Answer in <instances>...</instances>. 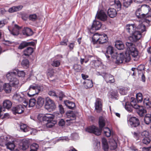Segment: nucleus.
Segmentation results:
<instances>
[{"label":"nucleus","mask_w":151,"mask_h":151,"mask_svg":"<svg viewBox=\"0 0 151 151\" xmlns=\"http://www.w3.org/2000/svg\"><path fill=\"white\" fill-rule=\"evenodd\" d=\"M42 88L41 86L38 84H33L30 85L27 94L29 97L34 96L37 94L41 91Z\"/></svg>","instance_id":"obj_8"},{"label":"nucleus","mask_w":151,"mask_h":151,"mask_svg":"<svg viewBox=\"0 0 151 151\" xmlns=\"http://www.w3.org/2000/svg\"><path fill=\"white\" fill-rule=\"evenodd\" d=\"M54 115L52 114H46L43 117V120L47 122L46 125L47 127L51 128L56 124V122L53 120Z\"/></svg>","instance_id":"obj_7"},{"label":"nucleus","mask_w":151,"mask_h":151,"mask_svg":"<svg viewBox=\"0 0 151 151\" xmlns=\"http://www.w3.org/2000/svg\"><path fill=\"white\" fill-rule=\"evenodd\" d=\"M3 88L5 91L6 93H9L11 92V87L10 84L5 83L3 86Z\"/></svg>","instance_id":"obj_36"},{"label":"nucleus","mask_w":151,"mask_h":151,"mask_svg":"<svg viewBox=\"0 0 151 151\" xmlns=\"http://www.w3.org/2000/svg\"><path fill=\"white\" fill-rule=\"evenodd\" d=\"M141 139L149 137V133L148 131L145 130L141 133Z\"/></svg>","instance_id":"obj_49"},{"label":"nucleus","mask_w":151,"mask_h":151,"mask_svg":"<svg viewBox=\"0 0 151 151\" xmlns=\"http://www.w3.org/2000/svg\"><path fill=\"white\" fill-rule=\"evenodd\" d=\"M44 103V99L41 97H38L37 100V104L39 107H42Z\"/></svg>","instance_id":"obj_38"},{"label":"nucleus","mask_w":151,"mask_h":151,"mask_svg":"<svg viewBox=\"0 0 151 151\" xmlns=\"http://www.w3.org/2000/svg\"><path fill=\"white\" fill-rule=\"evenodd\" d=\"M65 124V122L63 119H61L59 122V126H63Z\"/></svg>","instance_id":"obj_64"},{"label":"nucleus","mask_w":151,"mask_h":151,"mask_svg":"<svg viewBox=\"0 0 151 151\" xmlns=\"http://www.w3.org/2000/svg\"><path fill=\"white\" fill-rule=\"evenodd\" d=\"M39 147L38 145L36 143H33L30 146V151H37Z\"/></svg>","instance_id":"obj_44"},{"label":"nucleus","mask_w":151,"mask_h":151,"mask_svg":"<svg viewBox=\"0 0 151 151\" xmlns=\"http://www.w3.org/2000/svg\"><path fill=\"white\" fill-rule=\"evenodd\" d=\"M143 102L144 104L147 106V108L150 107L151 105V103L149 101V98H145Z\"/></svg>","instance_id":"obj_48"},{"label":"nucleus","mask_w":151,"mask_h":151,"mask_svg":"<svg viewBox=\"0 0 151 151\" xmlns=\"http://www.w3.org/2000/svg\"><path fill=\"white\" fill-rule=\"evenodd\" d=\"M136 97L138 102H141L143 99L142 96V93H138L136 94Z\"/></svg>","instance_id":"obj_47"},{"label":"nucleus","mask_w":151,"mask_h":151,"mask_svg":"<svg viewBox=\"0 0 151 151\" xmlns=\"http://www.w3.org/2000/svg\"><path fill=\"white\" fill-rule=\"evenodd\" d=\"M104 151H108L109 148L108 144L102 145Z\"/></svg>","instance_id":"obj_59"},{"label":"nucleus","mask_w":151,"mask_h":151,"mask_svg":"<svg viewBox=\"0 0 151 151\" xmlns=\"http://www.w3.org/2000/svg\"><path fill=\"white\" fill-rule=\"evenodd\" d=\"M48 95L56 97H58V96L57 95L56 93L55 92V91H50L48 92Z\"/></svg>","instance_id":"obj_54"},{"label":"nucleus","mask_w":151,"mask_h":151,"mask_svg":"<svg viewBox=\"0 0 151 151\" xmlns=\"http://www.w3.org/2000/svg\"><path fill=\"white\" fill-rule=\"evenodd\" d=\"M84 83L86 84L85 86L87 88H91L93 86V82L91 80H85Z\"/></svg>","instance_id":"obj_35"},{"label":"nucleus","mask_w":151,"mask_h":151,"mask_svg":"<svg viewBox=\"0 0 151 151\" xmlns=\"http://www.w3.org/2000/svg\"><path fill=\"white\" fill-rule=\"evenodd\" d=\"M11 139H12V137L9 135H7L5 137H1L0 139V145L1 146L6 145V144L8 141H10V140Z\"/></svg>","instance_id":"obj_17"},{"label":"nucleus","mask_w":151,"mask_h":151,"mask_svg":"<svg viewBox=\"0 0 151 151\" xmlns=\"http://www.w3.org/2000/svg\"><path fill=\"white\" fill-rule=\"evenodd\" d=\"M116 62L117 64L121 63L124 62H128L131 60V57L129 54L126 53L125 54L123 53H120L118 54H117L116 57Z\"/></svg>","instance_id":"obj_6"},{"label":"nucleus","mask_w":151,"mask_h":151,"mask_svg":"<svg viewBox=\"0 0 151 151\" xmlns=\"http://www.w3.org/2000/svg\"><path fill=\"white\" fill-rule=\"evenodd\" d=\"M20 29V27H19L18 25L15 24L12 30L11 31L10 29H9L11 34L14 35H17L19 34V30Z\"/></svg>","instance_id":"obj_24"},{"label":"nucleus","mask_w":151,"mask_h":151,"mask_svg":"<svg viewBox=\"0 0 151 151\" xmlns=\"http://www.w3.org/2000/svg\"><path fill=\"white\" fill-rule=\"evenodd\" d=\"M22 66L25 68H27L29 65V62L27 59L23 60L21 63Z\"/></svg>","instance_id":"obj_41"},{"label":"nucleus","mask_w":151,"mask_h":151,"mask_svg":"<svg viewBox=\"0 0 151 151\" xmlns=\"http://www.w3.org/2000/svg\"><path fill=\"white\" fill-rule=\"evenodd\" d=\"M23 33L24 35L27 36H30L33 34L32 30L30 28L26 27L24 28L23 30Z\"/></svg>","instance_id":"obj_29"},{"label":"nucleus","mask_w":151,"mask_h":151,"mask_svg":"<svg viewBox=\"0 0 151 151\" xmlns=\"http://www.w3.org/2000/svg\"><path fill=\"white\" fill-rule=\"evenodd\" d=\"M130 104L135 109H138L139 107V106L137 104L136 100L134 98L132 97L131 98V101Z\"/></svg>","instance_id":"obj_34"},{"label":"nucleus","mask_w":151,"mask_h":151,"mask_svg":"<svg viewBox=\"0 0 151 151\" xmlns=\"http://www.w3.org/2000/svg\"><path fill=\"white\" fill-rule=\"evenodd\" d=\"M114 2L115 6L118 9L120 10L121 7V5L119 0H115Z\"/></svg>","instance_id":"obj_51"},{"label":"nucleus","mask_w":151,"mask_h":151,"mask_svg":"<svg viewBox=\"0 0 151 151\" xmlns=\"http://www.w3.org/2000/svg\"><path fill=\"white\" fill-rule=\"evenodd\" d=\"M115 46L119 50H123L124 48V46L123 42L120 41H117L116 42Z\"/></svg>","instance_id":"obj_31"},{"label":"nucleus","mask_w":151,"mask_h":151,"mask_svg":"<svg viewBox=\"0 0 151 151\" xmlns=\"http://www.w3.org/2000/svg\"><path fill=\"white\" fill-rule=\"evenodd\" d=\"M144 121L146 124H149L151 122V114H146L144 118Z\"/></svg>","instance_id":"obj_37"},{"label":"nucleus","mask_w":151,"mask_h":151,"mask_svg":"<svg viewBox=\"0 0 151 151\" xmlns=\"http://www.w3.org/2000/svg\"><path fill=\"white\" fill-rule=\"evenodd\" d=\"M136 109H138L137 111V113L140 116H142L143 114L145 113L146 111L144 109L142 106H139V107Z\"/></svg>","instance_id":"obj_33"},{"label":"nucleus","mask_w":151,"mask_h":151,"mask_svg":"<svg viewBox=\"0 0 151 151\" xmlns=\"http://www.w3.org/2000/svg\"><path fill=\"white\" fill-rule=\"evenodd\" d=\"M45 109L49 111H53L56 107L55 103L53 100L49 97L45 99Z\"/></svg>","instance_id":"obj_9"},{"label":"nucleus","mask_w":151,"mask_h":151,"mask_svg":"<svg viewBox=\"0 0 151 151\" xmlns=\"http://www.w3.org/2000/svg\"><path fill=\"white\" fill-rule=\"evenodd\" d=\"M68 42V40L65 39L63 41L61 42L60 44L61 45H67V42Z\"/></svg>","instance_id":"obj_60"},{"label":"nucleus","mask_w":151,"mask_h":151,"mask_svg":"<svg viewBox=\"0 0 151 151\" xmlns=\"http://www.w3.org/2000/svg\"><path fill=\"white\" fill-rule=\"evenodd\" d=\"M108 15L111 18L115 17L117 15V12L115 9L113 8H109L107 12Z\"/></svg>","instance_id":"obj_26"},{"label":"nucleus","mask_w":151,"mask_h":151,"mask_svg":"<svg viewBox=\"0 0 151 151\" xmlns=\"http://www.w3.org/2000/svg\"><path fill=\"white\" fill-rule=\"evenodd\" d=\"M106 119L105 118L102 117H99V125L100 129H102L104 128L106 123Z\"/></svg>","instance_id":"obj_25"},{"label":"nucleus","mask_w":151,"mask_h":151,"mask_svg":"<svg viewBox=\"0 0 151 151\" xmlns=\"http://www.w3.org/2000/svg\"><path fill=\"white\" fill-rule=\"evenodd\" d=\"M37 18V16L35 14H32L30 15L29 16V19L30 20L32 21L35 20Z\"/></svg>","instance_id":"obj_57"},{"label":"nucleus","mask_w":151,"mask_h":151,"mask_svg":"<svg viewBox=\"0 0 151 151\" xmlns=\"http://www.w3.org/2000/svg\"><path fill=\"white\" fill-rule=\"evenodd\" d=\"M137 70L139 75H144L143 72L144 71V67L142 65H140L138 67Z\"/></svg>","instance_id":"obj_42"},{"label":"nucleus","mask_w":151,"mask_h":151,"mask_svg":"<svg viewBox=\"0 0 151 151\" xmlns=\"http://www.w3.org/2000/svg\"><path fill=\"white\" fill-rule=\"evenodd\" d=\"M109 148L111 150H115L117 147V143L115 140L113 139L110 140L109 142Z\"/></svg>","instance_id":"obj_19"},{"label":"nucleus","mask_w":151,"mask_h":151,"mask_svg":"<svg viewBox=\"0 0 151 151\" xmlns=\"http://www.w3.org/2000/svg\"><path fill=\"white\" fill-rule=\"evenodd\" d=\"M60 64V61L58 60H54L52 63V65L54 67H57L59 66Z\"/></svg>","instance_id":"obj_52"},{"label":"nucleus","mask_w":151,"mask_h":151,"mask_svg":"<svg viewBox=\"0 0 151 151\" xmlns=\"http://www.w3.org/2000/svg\"><path fill=\"white\" fill-rule=\"evenodd\" d=\"M101 24L100 22L94 21L93 22L91 29L99 30L101 27Z\"/></svg>","instance_id":"obj_23"},{"label":"nucleus","mask_w":151,"mask_h":151,"mask_svg":"<svg viewBox=\"0 0 151 151\" xmlns=\"http://www.w3.org/2000/svg\"><path fill=\"white\" fill-rule=\"evenodd\" d=\"M13 99L17 101L18 102H21L22 101H24L23 96H21L19 94L16 93L14 94L13 96Z\"/></svg>","instance_id":"obj_20"},{"label":"nucleus","mask_w":151,"mask_h":151,"mask_svg":"<svg viewBox=\"0 0 151 151\" xmlns=\"http://www.w3.org/2000/svg\"><path fill=\"white\" fill-rule=\"evenodd\" d=\"M29 142L28 140L24 139L22 140V143L20 145V148L23 150H25L27 149L29 146Z\"/></svg>","instance_id":"obj_21"},{"label":"nucleus","mask_w":151,"mask_h":151,"mask_svg":"<svg viewBox=\"0 0 151 151\" xmlns=\"http://www.w3.org/2000/svg\"><path fill=\"white\" fill-rule=\"evenodd\" d=\"M20 129L24 132H26L29 131V127L27 125L24 124H22L20 125Z\"/></svg>","instance_id":"obj_43"},{"label":"nucleus","mask_w":151,"mask_h":151,"mask_svg":"<svg viewBox=\"0 0 151 151\" xmlns=\"http://www.w3.org/2000/svg\"><path fill=\"white\" fill-rule=\"evenodd\" d=\"M16 72L8 73L6 75L7 78L10 82V84L12 86L18 88L20 86L19 80L15 77Z\"/></svg>","instance_id":"obj_5"},{"label":"nucleus","mask_w":151,"mask_h":151,"mask_svg":"<svg viewBox=\"0 0 151 151\" xmlns=\"http://www.w3.org/2000/svg\"><path fill=\"white\" fill-rule=\"evenodd\" d=\"M14 143V139H13V137H12V139L10 140V141H8L7 142L6 144L5 145L6 146L7 148L11 150H13L15 147Z\"/></svg>","instance_id":"obj_18"},{"label":"nucleus","mask_w":151,"mask_h":151,"mask_svg":"<svg viewBox=\"0 0 151 151\" xmlns=\"http://www.w3.org/2000/svg\"><path fill=\"white\" fill-rule=\"evenodd\" d=\"M95 109L98 112H100L102 110V103L101 99H97L95 104Z\"/></svg>","instance_id":"obj_15"},{"label":"nucleus","mask_w":151,"mask_h":151,"mask_svg":"<svg viewBox=\"0 0 151 151\" xmlns=\"http://www.w3.org/2000/svg\"><path fill=\"white\" fill-rule=\"evenodd\" d=\"M119 92L122 95H124L126 94V92L124 89L121 88L119 90Z\"/></svg>","instance_id":"obj_63"},{"label":"nucleus","mask_w":151,"mask_h":151,"mask_svg":"<svg viewBox=\"0 0 151 151\" xmlns=\"http://www.w3.org/2000/svg\"><path fill=\"white\" fill-rule=\"evenodd\" d=\"M140 8L138 9L135 13L137 17L139 18H142L145 17V14H143Z\"/></svg>","instance_id":"obj_32"},{"label":"nucleus","mask_w":151,"mask_h":151,"mask_svg":"<svg viewBox=\"0 0 151 151\" xmlns=\"http://www.w3.org/2000/svg\"><path fill=\"white\" fill-rule=\"evenodd\" d=\"M35 43L33 42H22L19 46L18 48L19 49H22L28 46H34Z\"/></svg>","instance_id":"obj_22"},{"label":"nucleus","mask_w":151,"mask_h":151,"mask_svg":"<svg viewBox=\"0 0 151 151\" xmlns=\"http://www.w3.org/2000/svg\"><path fill=\"white\" fill-rule=\"evenodd\" d=\"M96 17L98 19L103 21L106 20L107 18V16L106 13L104 10H101L97 12Z\"/></svg>","instance_id":"obj_11"},{"label":"nucleus","mask_w":151,"mask_h":151,"mask_svg":"<svg viewBox=\"0 0 151 151\" xmlns=\"http://www.w3.org/2000/svg\"><path fill=\"white\" fill-rule=\"evenodd\" d=\"M36 103V100L34 99H32L29 100V107H32L35 106Z\"/></svg>","instance_id":"obj_46"},{"label":"nucleus","mask_w":151,"mask_h":151,"mask_svg":"<svg viewBox=\"0 0 151 151\" xmlns=\"http://www.w3.org/2000/svg\"><path fill=\"white\" fill-rule=\"evenodd\" d=\"M125 109L128 111L131 112L132 111V108L133 107L130 104L129 102L126 103L125 105Z\"/></svg>","instance_id":"obj_40"},{"label":"nucleus","mask_w":151,"mask_h":151,"mask_svg":"<svg viewBox=\"0 0 151 151\" xmlns=\"http://www.w3.org/2000/svg\"><path fill=\"white\" fill-rule=\"evenodd\" d=\"M117 52L114 51V48L112 47L109 46L108 47L105 53L106 56L107 58H109L110 57L109 55H111L112 58H115Z\"/></svg>","instance_id":"obj_10"},{"label":"nucleus","mask_w":151,"mask_h":151,"mask_svg":"<svg viewBox=\"0 0 151 151\" xmlns=\"http://www.w3.org/2000/svg\"><path fill=\"white\" fill-rule=\"evenodd\" d=\"M12 104L11 101L9 100H6L3 103V106L4 108L9 109L12 106Z\"/></svg>","instance_id":"obj_28"},{"label":"nucleus","mask_w":151,"mask_h":151,"mask_svg":"<svg viewBox=\"0 0 151 151\" xmlns=\"http://www.w3.org/2000/svg\"><path fill=\"white\" fill-rule=\"evenodd\" d=\"M132 2L131 0H124L123 3L124 6L127 8L130 6Z\"/></svg>","instance_id":"obj_50"},{"label":"nucleus","mask_w":151,"mask_h":151,"mask_svg":"<svg viewBox=\"0 0 151 151\" xmlns=\"http://www.w3.org/2000/svg\"><path fill=\"white\" fill-rule=\"evenodd\" d=\"M17 74L19 77H24L25 75V73L23 71L17 70Z\"/></svg>","instance_id":"obj_55"},{"label":"nucleus","mask_w":151,"mask_h":151,"mask_svg":"<svg viewBox=\"0 0 151 151\" xmlns=\"http://www.w3.org/2000/svg\"><path fill=\"white\" fill-rule=\"evenodd\" d=\"M12 110L15 114H20L24 112V108L22 105H19L16 107H13Z\"/></svg>","instance_id":"obj_14"},{"label":"nucleus","mask_w":151,"mask_h":151,"mask_svg":"<svg viewBox=\"0 0 151 151\" xmlns=\"http://www.w3.org/2000/svg\"><path fill=\"white\" fill-rule=\"evenodd\" d=\"M134 137L136 139L138 140L141 139V133L139 132H132Z\"/></svg>","instance_id":"obj_45"},{"label":"nucleus","mask_w":151,"mask_h":151,"mask_svg":"<svg viewBox=\"0 0 151 151\" xmlns=\"http://www.w3.org/2000/svg\"><path fill=\"white\" fill-rule=\"evenodd\" d=\"M64 103L65 105L70 109H72L75 107V103L69 100L65 101Z\"/></svg>","instance_id":"obj_30"},{"label":"nucleus","mask_w":151,"mask_h":151,"mask_svg":"<svg viewBox=\"0 0 151 151\" xmlns=\"http://www.w3.org/2000/svg\"><path fill=\"white\" fill-rule=\"evenodd\" d=\"M86 130L87 132L93 133L97 135H100L101 131L102 130L104 134L108 137H109L111 134V130L108 127L104 128L102 129H99L98 127L92 126L87 127L86 129Z\"/></svg>","instance_id":"obj_2"},{"label":"nucleus","mask_w":151,"mask_h":151,"mask_svg":"<svg viewBox=\"0 0 151 151\" xmlns=\"http://www.w3.org/2000/svg\"><path fill=\"white\" fill-rule=\"evenodd\" d=\"M128 123L132 127H136L139 124V120L136 117H131L128 121Z\"/></svg>","instance_id":"obj_12"},{"label":"nucleus","mask_w":151,"mask_h":151,"mask_svg":"<svg viewBox=\"0 0 151 151\" xmlns=\"http://www.w3.org/2000/svg\"><path fill=\"white\" fill-rule=\"evenodd\" d=\"M126 45L129 48V53L132 56L134 59L135 60H137L139 58V52L135 48V45L132 43L127 42L126 43Z\"/></svg>","instance_id":"obj_4"},{"label":"nucleus","mask_w":151,"mask_h":151,"mask_svg":"<svg viewBox=\"0 0 151 151\" xmlns=\"http://www.w3.org/2000/svg\"><path fill=\"white\" fill-rule=\"evenodd\" d=\"M108 40V38L106 35L104 34L100 35L98 33L94 34L92 39L94 44H103L107 42Z\"/></svg>","instance_id":"obj_3"},{"label":"nucleus","mask_w":151,"mask_h":151,"mask_svg":"<svg viewBox=\"0 0 151 151\" xmlns=\"http://www.w3.org/2000/svg\"><path fill=\"white\" fill-rule=\"evenodd\" d=\"M103 76L107 83H113L114 82L113 76L109 74L104 73Z\"/></svg>","instance_id":"obj_16"},{"label":"nucleus","mask_w":151,"mask_h":151,"mask_svg":"<svg viewBox=\"0 0 151 151\" xmlns=\"http://www.w3.org/2000/svg\"><path fill=\"white\" fill-rule=\"evenodd\" d=\"M69 116H70L72 118L69 119H67L66 120L67 122H68L69 123H73L75 122V120L76 119V115L74 114H72L70 113L69 114Z\"/></svg>","instance_id":"obj_39"},{"label":"nucleus","mask_w":151,"mask_h":151,"mask_svg":"<svg viewBox=\"0 0 151 151\" xmlns=\"http://www.w3.org/2000/svg\"><path fill=\"white\" fill-rule=\"evenodd\" d=\"M126 29L132 35L129 37V39L133 42H136L140 39L141 33L146 31L145 25L141 23L137 25L134 24H128L126 26Z\"/></svg>","instance_id":"obj_1"},{"label":"nucleus","mask_w":151,"mask_h":151,"mask_svg":"<svg viewBox=\"0 0 151 151\" xmlns=\"http://www.w3.org/2000/svg\"><path fill=\"white\" fill-rule=\"evenodd\" d=\"M143 138L142 142L143 143L145 144H148L150 143V139L149 138V137H147Z\"/></svg>","instance_id":"obj_53"},{"label":"nucleus","mask_w":151,"mask_h":151,"mask_svg":"<svg viewBox=\"0 0 151 151\" xmlns=\"http://www.w3.org/2000/svg\"><path fill=\"white\" fill-rule=\"evenodd\" d=\"M33 52V48L31 47H28L24 51V55L25 56L28 57L31 55Z\"/></svg>","instance_id":"obj_27"},{"label":"nucleus","mask_w":151,"mask_h":151,"mask_svg":"<svg viewBox=\"0 0 151 151\" xmlns=\"http://www.w3.org/2000/svg\"><path fill=\"white\" fill-rule=\"evenodd\" d=\"M100 143L99 142H97L95 144V148L98 149L100 148Z\"/></svg>","instance_id":"obj_62"},{"label":"nucleus","mask_w":151,"mask_h":151,"mask_svg":"<svg viewBox=\"0 0 151 151\" xmlns=\"http://www.w3.org/2000/svg\"><path fill=\"white\" fill-rule=\"evenodd\" d=\"M92 62L94 63V65L95 67L99 66L101 63V61L99 60H93L92 61Z\"/></svg>","instance_id":"obj_56"},{"label":"nucleus","mask_w":151,"mask_h":151,"mask_svg":"<svg viewBox=\"0 0 151 151\" xmlns=\"http://www.w3.org/2000/svg\"><path fill=\"white\" fill-rule=\"evenodd\" d=\"M140 9L143 13V14H145V16L147 14L151 15V10L149 6L146 4L142 5Z\"/></svg>","instance_id":"obj_13"},{"label":"nucleus","mask_w":151,"mask_h":151,"mask_svg":"<svg viewBox=\"0 0 151 151\" xmlns=\"http://www.w3.org/2000/svg\"><path fill=\"white\" fill-rule=\"evenodd\" d=\"M23 7L22 6H14L15 12L19 11L21 10Z\"/></svg>","instance_id":"obj_61"},{"label":"nucleus","mask_w":151,"mask_h":151,"mask_svg":"<svg viewBox=\"0 0 151 151\" xmlns=\"http://www.w3.org/2000/svg\"><path fill=\"white\" fill-rule=\"evenodd\" d=\"M110 94L111 95L112 98H116L117 96V93L116 91H112V92H111Z\"/></svg>","instance_id":"obj_58"}]
</instances>
